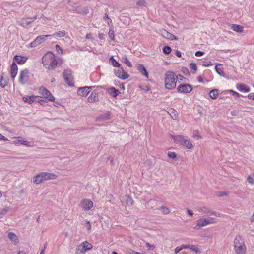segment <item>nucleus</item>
<instances>
[{
	"label": "nucleus",
	"mask_w": 254,
	"mask_h": 254,
	"mask_svg": "<svg viewBox=\"0 0 254 254\" xmlns=\"http://www.w3.org/2000/svg\"><path fill=\"white\" fill-rule=\"evenodd\" d=\"M177 77L176 73L172 71H167L164 74V86L167 90L174 89L177 85Z\"/></svg>",
	"instance_id": "f257e3e1"
},
{
	"label": "nucleus",
	"mask_w": 254,
	"mask_h": 254,
	"mask_svg": "<svg viewBox=\"0 0 254 254\" xmlns=\"http://www.w3.org/2000/svg\"><path fill=\"white\" fill-rule=\"evenodd\" d=\"M42 62L44 66L48 69H53L57 65L55 55L51 52L46 53L42 57Z\"/></svg>",
	"instance_id": "f03ea898"
},
{
	"label": "nucleus",
	"mask_w": 254,
	"mask_h": 254,
	"mask_svg": "<svg viewBox=\"0 0 254 254\" xmlns=\"http://www.w3.org/2000/svg\"><path fill=\"white\" fill-rule=\"evenodd\" d=\"M234 250L237 254H245L246 253V246L244 240L240 235L237 236L233 242Z\"/></svg>",
	"instance_id": "7ed1b4c3"
},
{
	"label": "nucleus",
	"mask_w": 254,
	"mask_h": 254,
	"mask_svg": "<svg viewBox=\"0 0 254 254\" xmlns=\"http://www.w3.org/2000/svg\"><path fill=\"white\" fill-rule=\"evenodd\" d=\"M57 175L54 173L42 172L35 175L33 178V183L39 184L45 181L55 179Z\"/></svg>",
	"instance_id": "20e7f679"
},
{
	"label": "nucleus",
	"mask_w": 254,
	"mask_h": 254,
	"mask_svg": "<svg viewBox=\"0 0 254 254\" xmlns=\"http://www.w3.org/2000/svg\"><path fill=\"white\" fill-rule=\"evenodd\" d=\"M174 141L176 143H179L188 149H191L193 147L192 141L186 135H172Z\"/></svg>",
	"instance_id": "39448f33"
},
{
	"label": "nucleus",
	"mask_w": 254,
	"mask_h": 254,
	"mask_svg": "<svg viewBox=\"0 0 254 254\" xmlns=\"http://www.w3.org/2000/svg\"><path fill=\"white\" fill-rule=\"evenodd\" d=\"M29 71L27 69H24L20 71L18 82L20 84L23 85L29 80Z\"/></svg>",
	"instance_id": "423d86ee"
},
{
	"label": "nucleus",
	"mask_w": 254,
	"mask_h": 254,
	"mask_svg": "<svg viewBox=\"0 0 254 254\" xmlns=\"http://www.w3.org/2000/svg\"><path fill=\"white\" fill-rule=\"evenodd\" d=\"M63 77L65 82L70 86L74 85V81L72 71L69 69L65 70L63 73Z\"/></svg>",
	"instance_id": "0eeeda50"
},
{
	"label": "nucleus",
	"mask_w": 254,
	"mask_h": 254,
	"mask_svg": "<svg viewBox=\"0 0 254 254\" xmlns=\"http://www.w3.org/2000/svg\"><path fill=\"white\" fill-rule=\"evenodd\" d=\"M79 207L84 211H88L93 207V203L90 199H84L79 204Z\"/></svg>",
	"instance_id": "6e6552de"
},
{
	"label": "nucleus",
	"mask_w": 254,
	"mask_h": 254,
	"mask_svg": "<svg viewBox=\"0 0 254 254\" xmlns=\"http://www.w3.org/2000/svg\"><path fill=\"white\" fill-rule=\"evenodd\" d=\"M39 93L50 101H54L55 100V98L51 93L43 86L39 88Z\"/></svg>",
	"instance_id": "1a4fd4ad"
},
{
	"label": "nucleus",
	"mask_w": 254,
	"mask_h": 254,
	"mask_svg": "<svg viewBox=\"0 0 254 254\" xmlns=\"http://www.w3.org/2000/svg\"><path fill=\"white\" fill-rule=\"evenodd\" d=\"M92 248V245L87 241H84L81 243L77 248V251L82 254L85 253Z\"/></svg>",
	"instance_id": "9d476101"
},
{
	"label": "nucleus",
	"mask_w": 254,
	"mask_h": 254,
	"mask_svg": "<svg viewBox=\"0 0 254 254\" xmlns=\"http://www.w3.org/2000/svg\"><path fill=\"white\" fill-rule=\"evenodd\" d=\"M51 35H41L36 37V38L30 44L29 47H35L38 45L42 43L44 41L46 40L47 37H50Z\"/></svg>",
	"instance_id": "9b49d317"
},
{
	"label": "nucleus",
	"mask_w": 254,
	"mask_h": 254,
	"mask_svg": "<svg viewBox=\"0 0 254 254\" xmlns=\"http://www.w3.org/2000/svg\"><path fill=\"white\" fill-rule=\"evenodd\" d=\"M192 90V87L190 84H180L177 87V91L179 93H189Z\"/></svg>",
	"instance_id": "f8f14e48"
},
{
	"label": "nucleus",
	"mask_w": 254,
	"mask_h": 254,
	"mask_svg": "<svg viewBox=\"0 0 254 254\" xmlns=\"http://www.w3.org/2000/svg\"><path fill=\"white\" fill-rule=\"evenodd\" d=\"M115 75L122 79H126L128 78L127 73L123 69L122 67H120L117 69L114 70Z\"/></svg>",
	"instance_id": "ddd939ff"
},
{
	"label": "nucleus",
	"mask_w": 254,
	"mask_h": 254,
	"mask_svg": "<svg viewBox=\"0 0 254 254\" xmlns=\"http://www.w3.org/2000/svg\"><path fill=\"white\" fill-rule=\"evenodd\" d=\"M160 32L161 35L166 39L171 40H178V39L175 35L165 29H161Z\"/></svg>",
	"instance_id": "4468645a"
},
{
	"label": "nucleus",
	"mask_w": 254,
	"mask_h": 254,
	"mask_svg": "<svg viewBox=\"0 0 254 254\" xmlns=\"http://www.w3.org/2000/svg\"><path fill=\"white\" fill-rule=\"evenodd\" d=\"M7 234L8 238L13 245H15L19 243V240L18 237L15 233L12 232L7 231Z\"/></svg>",
	"instance_id": "2eb2a0df"
},
{
	"label": "nucleus",
	"mask_w": 254,
	"mask_h": 254,
	"mask_svg": "<svg viewBox=\"0 0 254 254\" xmlns=\"http://www.w3.org/2000/svg\"><path fill=\"white\" fill-rule=\"evenodd\" d=\"M27 59L28 57L27 56L16 55L14 56L13 62H15L16 64H23L26 63Z\"/></svg>",
	"instance_id": "dca6fc26"
},
{
	"label": "nucleus",
	"mask_w": 254,
	"mask_h": 254,
	"mask_svg": "<svg viewBox=\"0 0 254 254\" xmlns=\"http://www.w3.org/2000/svg\"><path fill=\"white\" fill-rule=\"evenodd\" d=\"M92 87L84 86L78 89L77 94L81 96H86L90 92V89Z\"/></svg>",
	"instance_id": "f3484780"
},
{
	"label": "nucleus",
	"mask_w": 254,
	"mask_h": 254,
	"mask_svg": "<svg viewBox=\"0 0 254 254\" xmlns=\"http://www.w3.org/2000/svg\"><path fill=\"white\" fill-rule=\"evenodd\" d=\"M37 16H34L32 18L28 17L26 18H23L20 22L21 25L23 27L27 26L29 24L37 19Z\"/></svg>",
	"instance_id": "a211bd4d"
},
{
	"label": "nucleus",
	"mask_w": 254,
	"mask_h": 254,
	"mask_svg": "<svg viewBox=\"0 0 254 254\" xmlns=\"http://www.w3.org/2000/svg\"><path fill=\"white\" fill-rule=\"evenodd\" d=\"M236 89L241 92H249L250 91V88L246 84L239 83L237 84L236 85Z\"/></svg>",
	"instance_id": "6ab92c4d"
},
{
	"label": "nucleus",
	"mask_w": 254,
	"mask_h": 254,
	"mask_svg": "<svg viewBox=\"0 0 254 254\" xmlns=\"http://www.w3.org/2000/svg\"><path fill=\"white\" fill-rule=\"evenodd\" d=\"M205 220L204 217L200 218L199 219L197 222L195 226L194 227V229L196 230H198L202 227L206 226Z\"/></svg>",
	"instance_id": "aec40b11"
},
{
	"label": "nucleus",
	"mask_w": 254,
	"mask_h": 254,
	"mask_svg": "<svg viewBox=\"0 0 254 254\" xmlns=\"http://www.w3.org/2000/svg\"><path fill=\"white\" fill-rule=\"evenodd\" d=\"M18 71V66L15 64V62H13L11 66V76L13 79H14L17 74Z\"/></svg>",
	"instance_id": "412c9836"
},
{
	"label": "nucleus",
	"mask_w": 254,
	"mask_h": 254,
	"mask_svg": "<svg viewBox=\"0 0 254 254\" xmlns=\"http://www.w3.org/2000/svg\"><path fill=\"white\" fill-rule=\"evenodd\" d=\"M137 69L143 75L145 76L147 78L148 77V73L143 64H138L137 66Z\"/></svg>",
	"instance_id": "4be33fe9"
},
{
	"label": "nucleus",
	"mask_w": 254,
	"mask_h": 254,
	"mask_svg": "<svg viewBox=\"0 0 254 254\" xmlns=\"http://www.w3.org/2000/svg\"><path fill=\"white\" fill-rule=\"evenodd\" d=\"M107 92L110 95L113 97H116L120 93L119 91L113 87L109 88L107 89Z\"/></svg>",
	"instance_id": "5701e85b"
},
{
	"label": "nucleus",
	"mask_w": 254,
	"mask_h": 254,
	"mask_svg": "<svg viewBox=\"0 0 254 254\" xmlns=\"http://www.w3.org/2000/svg\"><path fill=\"white\" fill-rule=\"evenodd\" d=\"M231 29L238 33H242L243 31V26L237 24H232Z\"/></svg>",
	"instance_id": "b1692460"
},
{
	"label": "nucleus",
	"mask_w": 254,
	"mask_h": 254,
	"mask_svg": "<svg viewBox=\"0 0 254 254\" xmlns=\"http://www.w3.org/2000/svg\"><path fill=\"white\" fill-rule=\"evenodd\" d=\"M215 70L217 73L221 76H224V73L223 68L221 64H218L215 66Z\"/></svg>",
	"instance_id": "393cba45"
},
{
	"label": "nucleus",
	"mask_w": 254,
	"mask_h": 254,
	"mask_svg": "<svg viewBox=\"0 0 254 254\" xmlns=\"http://www.w3.org/2000/svg\"><path fill=\"white\" fill-rule=\"evenodd\" d=\"M35 96H24L23 97V100L24 102L31 104L35 101Z\"/></svg>",
	"instance_id": "a878e982"
},
{
	"label": "nucleus",
	"mask_w": 254,
	"mask_h": 254,
	"mask_svg": "<svg viewBox=\"0 0 254 254\" xmlns=\"http://www.w3.org/2000/svg\"><path fill=\"white\" fill-rule=\"evenodd\" d=\"M204 219L205 220L206 226L210 224H215L217 222L216 219L210 217L204 218Z\"/></svg>",
	"instance_id": "bb28decb"
},
{
	"label": "nucleus",
	"mask_w": 254,
	"mask_h": 254,
	"mask_svg": "<svg viewBox=\"0 0 254 254\" xmlns=\"http://www.w3.org/2000/svg\"><path fill=\"white\" fill-rule=\"evenodd\" d=\"M65 35V31L64 30H62L60 31H58L56 32L52 35H50V37H54V38H60L64 36Z\"/></svg>",
	"instance_id": "cd10ccee"
},
{
	"label": "nucleus",
	"mask_w": 254,
	"mask_h": 254,
	"mask_svg": "<svg viewBox=\"0 0 254 254\" xmlns=\"http://www.w3.org/2000/svg\"><path fill=\"white\" fill-rule=\"evenodd\" d=\"M14 141H13V144H14L16 145H22L23 138L20 136L19 137H15L13 138Z\"/></svg>",
	"instance_id": "c85d7f7f"
},
{
	"label": "nucleus",
	"mask_w": 254,
	"mask_h": 254,
	"mask_svg": "<svg viewBox=\"0 0 254 254\" xmlns=\"http://www.w3.org/2000/svg\"><path fill=\"white\" fill-rule=\"evenodd\" d=\"M209 95L210 97L213 99H216L218 95V90L213 89L211 90L209 93Z\"/></svg>",
	"instance_id": "c756f323"
},
{
	"label": "nucleus",
	"mask_w": 254,
	"mask_h": 254,
	"mask_svg": "<svg viewBox=\"0 0 254 254\" xmlns=\"http://www.w3.org/2000/svg\"><path fill=\"white\" fill-rule=\"evenodd\" d=\"M109 62L114 67H119L120 66V64L113 57L110 58Z\"/></svg>",
	"instance_id": "7c9ffc66"
},
{
	"label": "nucleus",
	"mask_w": 254,
	"mask_h": 254,
	"mask_svg": "<svg viewBox=\"0 0 254 254\" xmlns=\"http://www.w3.org/2000/svg\"><path fill=\"white\" fill-rule=\"evenodd\" d=\"M109 37L112 40H114L115 39L114 30L113 26L110 27L109 31Z\"/></svg>",
	"instance_id": "2f4dec72"
},
{
	"label": "nucleus",
	"mask_w": 254,
	"mask_h": 254,
	"mask_svg": "<svg viewBox=\"0 0 254 254\" xmlns=\"http://www.w3.org/2000/svg\"><path fill=\"white\" fill-rule=\"evenodd\" d=\"M27 147H33L34 146V142L33 141H28L26 140L24 138H23L22 144Z\"/></svg>",
	"instance_id": "473e14b6"
},
{
	"label": "nucleus",
	"mask_w": 254,
	"mask_h": 254,
	"mask_svg": "<svg viewBox=\"0 0 254 254\" xmlns=\"http://www.w3.org/2000/svg\"><path fill=\"white\" fill-rule=\"evenodd\" d=\"M122 62L126 64L129 67H131L132 64L128 60L127 57H123L122 59Z\"/></svg>",
	"instance_id": "72a5a7b5"
},
{
	"label": "nucleus",
	"mask_w": 254,
	"mask_h": 254,
	"mask_svg": "<svg viewBox=\"0 0 254 254\" xmlns=\"http://www.w3.org/2000/svg\"><path fill=\"white\" fill-rule=\"evenodd\" d=\"M189 249L195 253L201 252L200 250L197 247L193 245H190Z\"/></svg>",
	"instance_id": "f704fd0d"
},
{
	"label": "nucleus",
	"mask_w": 254,
	"mask_h": 254,
	"mask_svg": "<svg viewBox=\"0 0 254 254\" xmlns=\"http://www.w3.org/2000/svg\"><path fill=\"white\" fill-rule=\"evenodd\" d=\"M198 210L203 213H209L210 211L209 209L204 206H201L198 208Z\"/></svg>",
	"instance_id": "c9c22d12"
},
{
	"label": "nucleus",
	"mask_w": 254,
	"mask_h": 254,
	"mask_svg": "<svg viewBox=\"0 0 254 254\" xmlns=\"http://www.w3.org/2000/svg\"><path fill=\"white\" fill-rule=\"evenodd\" d=\"M193 137L196 140H199L202 138L201 136L199 134L198 131L197 130H196L193 132Z\"/></svg>",
	"instance_id": "e433bc0d"
},
{
	"label": "nucleus",
	"mask_w": 254,
	"mask_h": 254,
	"mask_svg": "<svg viewBox=\"0 0 254 254\" xmlns=\"http://www.w3.org/2000/svg\"><path fill=\"white\" fill-rule=\"evenodd\" d=\"M163 51L165 54H168L171 53V48L169 46H166L163 48Z\"/></svg>",
	"instance_id": "4c0bfd02"
},
{
	"label": "nucleus",
	"mask_w": 254,
	"mask_h": 254,
	"mask_svg": "<svg viewBox=\"0 0 254 254\" xmlns=\"http://www.w3.org/2000/svg\"><path fill=\"white\" fill-rule=\"evenodd\" d=\"M160 209L161 210L162 213L164 214H168L170 212L169 208L165 206H161L160 207Z\"/></svg>",
	"instance_id": "58836bf2"
},
{
	"label": "nucleus",
	"mask_w": 254,
	"mask_h": 254,
	"mask_svg": "<svg viewBox=\"0 0 254 254\" xmlns=\"http://www.w3.org/2000/svg\"><path fill=\"white\" fill-rule=\"evenodd\" d=\"M201 64L202 66L205 67L212 65V63L210 61H202Z\"/></svg>",
	"instance_id": "ea45409f"
},
{
	"label": "nucleus",
	"mask_w": 254,
	"mask_h": 254,
	"mask_svg": "<svg viewBox=\"0 0 254 254\" xmlns=\"http://www.w3.org/2000/svg\"><path fill=\"white\" fill-rule=\"evenodd\" d=\"M136 4L141 7H146V2L142 0H139L137 3Z\"/></svg>",
	"instance_id": "a19ab883"
},
{
	"label": "nucleus",
	"mask_w": 254,
	"mask_h": 254,
	"mask_svg": "<svg viewBox=\"0 0 254 254\" xmlns=\"http://www.w3.org/2000/svg\"><path fill=\"white\" fill-rule=\"evenodd\" d=\"M227 92L232 93L233 95L235 96L237 98H239L240 96H242L239 93L233 90H228L227 91Z\"/></svg>",
	"instance_id": "79ce46f5"
},
{
	"label": "nucleus",
	"mask_w": 254,
	"mask_h": 254,
	"mask_svg": "<svg viewBox=\"0 0 254 254\" xmlns=\"http://www.w3.org/2000/svg\"><path fill=\"white\" fill-rule=\"evenodd\" d=\"M247 181L251 185H254V177L251 175L249 176L247 178Z\"/></svg>",
	"instance_id": "37998d69"
},
{
	"label": "nucleus",
	"mask_w": 254,
	"mask_h": 254,
	"mask_svg": "<svg viewBox=\"0 0 254 254\" xmlns=\"http://www.w3.org/2000/svg\"><path fill=\"white\" fill-rule=\"evenodd\" d=\"M190 67L191 69L193 70L194 71V72H193V73H195L197 69V66H196V64L194 63L190 64Z\"/></svg>",
	"instance_id": "c03bdc74"
},
{
	"label": "nucleus",
	"mask_w": 254,
	"mask_h": 254,
	"mask_svg": "<svg viewBox=\"0 0 254 254\" xmlns=\"http://www.w3.org/2000/svg\"><path fill=\"white\" fill-rule=\"evenodd\" d=\"M167 155L170 158L172 159H174L177 156L176 153L173 152H168Z\"/></svg>",
	"instance_id": "a18cd8bd"
},
{
	"label": "nucleus",
	"mask_w": 254,
	"mask_h": 254,
	"mask_svg": "<svg viewBox=\"0 0 254 254\" xmlns=\"http://www.w3.org/2000/svg\"><path fill=\"white\" fill-rule=\"evenodd\" d=\"M56 50L57 52L59 54H62L63 53V50L61 48V47L59 45H56L55 46Z\"/></svg>",
	"instance_id": "49530a36"
},
{
	"label": "nucleus",
	"mask_w": 254,
	"mask_h": 254,
	"mask_svg": "<svg viewBox=\"0 0 254 254\" xmlns=\"http://www.w3.org/2000/svg\"><path fill=\"white\" fill-rule=\"evenodd\" d=\"M9 210V208L8 207H6V208H4V209H2V210L1 211V212L0 213V214H2V218L3 217V216H4V215L7 212H8Z\"/></svg>",
	"instance_id": "de8ad7c7"
},
{
	"label": "nucleus",
	"mask_w": 254,
	"mask_h": 254,
	"mask_svg": "<svg viewBox=\"0 0 254 254\" xmlns=\"http://www.w3.org/2000/svg\"><path fill=\"white\" fill-rule=\"evenodd\" d=\"M93 95V93H92L91 95L88 97V100L89 102H91L95 101L96 97H95V95H94V97H92Z\"/></svg>",
	"instance_id": "09e8293b"
},
{
	"label": "nucleus",
	"mask_w": 254,
	"mask_h": 254,
	"mask_svg": "<svg viewBox=\"0 0 254 254\" xmlns=\"http://www.w3.org/2000/svg\"><path fill=\"white\" fill-rule=\"evenodd\" d=\"M146 247L149 250H153L155 248V246L154 245H151L149 243H146Z\"/></svg>",
	"instance_id": "8fccbe9b"
},
{
	"label": "nucleus",
	"mask_w": 254,
	"mask_h": 254,
	"mask_svg": "<svg viewBox=\"0 0 254 254\" xmlns=\"http://www.w3.org/2000/svg\"><path fill=\"white\" fill-rule=\"evenodd\" d=\"M85 223L87 225V230L88 231H90L91 228V224L90 222L88 220H85Z\"/></svg>",
	"instance_id": "3c124183"
},
{
	"label": "nucleus",
	"mask_w": 254,
	"mask_h": 254,
	"mask_svg": "<svg viewBox=\"0 0 254 254\" xmlns=\"http://www.w3.org/2000/svg\"><path fill=\"white\" fill-rule=\"evenodd\" d=\"M204 54V53L203 52L198 51L195 52V55L197 57H199L202 56Z\"/></svg>",
	"instance_id": "603ef678"
},
{
	"label": "nucleus",
	"mask_w": 254,
	"mask_h": 254,
	"mask_svg": "<svg viewBox=\"0 0 254 254\" xmlns=\"http://www.w3.org/2000/svg\"><path fill=\"white\" fill-rule=\"evenodd\" d=\"M197 81L199 83H204V81L202 76L200 75L197 77Z\"/></svg>",
	"instance_id": "864d4df0"
},
{
	"label": "nucleus",
	"mask_w": 254,
	"mask_h": 254,
	"mask_svg": "<svg viewBox=\"0 0 254 254\" xmlns=\"http://www.w3.org/2000/svg\"><path fill=\"white\" fill-rule=\"evenodd\" d=\"M127 254H145L143 253H139V252H137L134 251H129L127 253Z\"/></svg>",
	"instance_id": "5fc2aeb1"
},
{
	"label": "nucleus",
	"mask_w": 254,
	"mask_h": 254,
	"mask_svg": "<svg viewBox=\"0 0 254 254\" xmlns=\"http://www.w3.org/2000/svg\"><path fill=\"white\" fill-rule=\"evenodd\" d=\"M247 97H248L249 99L254 100V93H249V94L248 95Z\"/></svg>",
	"instance_id": "6e6d98bb"
},
{
	"label": "nucleus",
	"mask_w": 254,
	"mask_h": 254,
	"mask_svg": "<svg viewBox=\"0 0 254 254\" xmlns=\"http://www.w3.org/2000/svg\"><path fill=\"white\" fill-rule=\"evenodd\" d=\"M176 76L177 77V80L183 81L185 79L184 77L180 74H176Z\"/></svg>",
	"instance_id": "4d7b16f0"
},
{
	"label": "nucleus",
	"mask_w": 254,
	"mask_h": 254,
	"mask_svg": "<svg viewBox=\"0 0 254 254\" xmlns=\"http://www.w3.org/2000/svg\"><path fill=\"white\" fill-rule=\"evenodd\" d=\"M86 38L87 39L91 40L92 41L93 40V38H92V35L91 33L87 34L86 35Z\"/></svg>",
	"instance_id": "13d9d810"
},
{
	"label": "nucleus",
	"mask_w": 254,
	"mask_h": 254,
	"mask_svg": "<svg viewBox=\"0 0 254 254\" xmlns=\"http://www.w3.org/2000/svg\"><path fill=\"white\" fill-rule=\"evenodd\" d=\"M182 250L181 247H177L175 249L174 252L175 254L178 253L180 251Z\"/></svg>",
	"instance_id": "bf43d9fd"
},
{
	"label": "nucleus",
	"mask_w": 254,
	"mask_h": 254,
	"mask_svg": "<svg viewBox=\"0 0 254 254\" xmlns=\"http://www.w3.org/2000/svg\"><path fill=\"white\" fill-rule=\"evenodd\" d=\"M171 111L172 112V113H174V115L173 116H172V118L173 119H176V118H177V116L176 115V111L173 109H171Z\"/></svg>",
	"instance_id": "052dcab7"
},
{
	"label": "nucleus",
	"mask_w": 254,
	"mask_h": 254,
	"mask_svg": "<svg viewBox=\"0 0 254 254\" xmlns=\"http://www.w3.org/2000/svg\"><path fill=\"white\" fill-rule=\"evenodd\" d=\"M190 245L182 244L181 246V247L182 250L183 249H189L190 248Z\"/></svg>",
	"instance_id": "680f3d73"
},
{
	"label": "nucleus",
	"mask_w": 254,
	"mask_h": 254,
	"mask_svg": "<svg viewBox=\"0 0 254 254\" xmlns=\"http://www.w3.org/2000/svg\"><path fill=\"white\" fill-rule=\"evenodd\" d=\"M106 20H107V23L108 25L109 26H110V27L112 26V20L110 18H108V19H107Z\"/></svg>",
	"instance_id": "e2e57ef3"
},
{
	"label": "nucleus",
	"mask_w": 254,
	"mask_h": 254,
	"mask_svg": "<svg viewBox=\"0 0 254 254\" xmlns=\"http://www.w3.org/2000/svg\"><path fill=\"white\" fill-rule=\"evenodd\" d=\"M210 214H212V215H215L216 217H220V214L219 213H217L216 212H213L212 213H210Z\"/></svg>",
	"instance_id": "0e129e2a"
},
{
	"label": "nucleus",
	"mask_w": 254,
	"mask_h": 254,
	"mask_svg": "<svg viewBox=\"0 0 254 254\" xmlns=\"http://www.w3.org/2000/svg\"><path fill=\"white\" fill-rule=\"evenodd\" d=\"M98 37L100 39H103L104 38V34H103V33H99L98 34Z\"/></svg>",
	"instance_id": "69168bd1"
},
{
	"label": "nucleus",
	"mask_w": 254,
	"mask_h": 254,
	"mask_svg": "<svg viewBox=\"0 0 254 254\" xmlns=\"http://www.w3.org/2000/svg\"><path fill=\"white\" fill-rule=\"evenodd\" d=\"M0 140H2L3 141H7L8 139L5 138L4 136L1 134V136L0 137Z\"/></svg>",
	"instance_id": "338daca9"
},
{
	"label": "nucleus",
	"mask_w": 254,
	"mask_h": 254,
	"mask_svg": "<svg viewBox=\"0 0 254 254\" xmlns=\"http://www.w3.org/2000/svg\"><path fill=\"white\" fill-rule=\"evenodd\" d=\"M176 55L178 57H181V53L179 51H176Z\"/></svg>",
	"instance_id": "774afa93"
}]
</instances>
